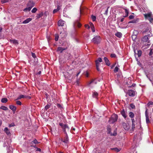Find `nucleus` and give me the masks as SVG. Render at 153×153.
<instances>
[{
  "label": "nucleus",
  "instance_id": "nucleus-31",
  "mask_svg": "<svg viewBox=\"0 0 153 153\" xmlns=\"http://www.w3.org/2000/svg\"><path fill=\"white\" fill-rule=\"evenodd\" d=\"M146 123L147 124H148L150 123V121H149V117L148 116H146Z\"/></svg>",
  "mask_w": 153,
  "mask_h": 153
},
{
  "label": "nucleus",
  "instance_id": "nucleus-28",
  "mask_svg": "<svg viewBox=\"0 0 153 153\" xmlns=\"http://www.w3.org/2000/svg\"><path fill=\"white\" fill-rule=\"evenodd\" d=\"M37 143H38V141L36 139H35L31 142V146H32V145H33V144H36Z\"/></svg>",
  "mask_w": 153,
  "mask_h": 153
},
{
  "label": "nucleus",
  "instance_id": "nucleus-26",
  "mask_svg": "<svg viewBox=\"0 0 153 153\" xmlns=\"http://www.w3.org/2000/svg\"><path fill=\"white\" fill-rule=\"evenodd\" d=\"M1 101L2 103H6L7 102L8 99L6 98H2Z\"/></svg>",
  "mask_w": 153,
  "mask_h": 153
},
{
  "label": "nucleus",
  "instance_id": "nucleus-61",
  "mask_svg": "<svg viewBox=\"0 0 153 153\" xmlns=\"http://www.w3.org/2000/svg\"><path fill=\"white\" fill-rule=\"evenodd\" d=\"M115 151H116L117 152H119L120 151V150L118 149L117 148H115L114 149Z\"/></svg>",
  "mask_w": 153,
  "mask_h": 153
},
{
  "label": "nucleus",
  "instance_id": "nucleus-62",
  "mask_svg": "<svg viewBox=\"0 0 153 153\" xmlns=\"http://www.w3.org/2000/svg\"><path fill=\"white\" fill-rule=\"evenodd\" d=\"M131 120H132V123H135V120L134 119H131Z\"/></svg>",
  "mask_w": 153,
  "mask_h": 153
},
{
  "label": "nucleus",
  "instance_id": "nucleus-49",
  "mask_svg": "<svg viewBox=\"0 0 153 153\" xmlns=\"http://www.w3.org/2000/svg\"><path fill=\"white\" fill-rule=\"evenodd\" d=\"M96 65L97 70L98 71H100V70L99 67V65L96 64Z\"/></svg>",
  "mask_w": 153,
  "mask_h": 153
},
{
  "label": "nucleus",
  "instance_id": "nucleus-27",
  "mask_svg": "<svg viewBox=\"0 0 153 153\" xmlns=\"http://www.w3.org/2000/svg\"><path fill=\"white\" fill-rule=\"evenodd\" d=\"M0 108L3 110L5 111L7 110L8 109L7 108V107L4 106H1L0 107Z\"/></svg>",
  "mask_w": 153,
  "mask_h": 153
},
{
  "label": "nucleus",
  "instance_id": "nucleus-63",
  "mask_svg": "<svg viewBox=\"0 0 153 153\" xmlns=\"http://www.w3.org/2000/svg\"><path fill=\"white\" fill-rule=\"evenodd\" d=\"M116 63H115L114 64H113L111 66V68H113L115 66V65H116Z\"/></svg>",
  "mask_w": 153,
  "mask_h": 153
},
{
  "label": "nucleus",
  "instance_id": "nucleus-29",
  "mask_svg": "<svg viewBox=\"0 0 153 153\" xmlns=\"http://www.w3.org/2000/svg\"><path fill=\"white\" fill-rule=\"evenodd\" d=\"M32 8L29 6H27V7L24 10V11H30Z\"/></svg>",
  "mask_w": 153,
  "mask_h": 153
},
{
  "label": "nucleus",
  "instance_id": "nucleus-54",
  "mask_svg": "<svg viewBox=\"0 0 153 153\" xmlns=\"http://www.w3.org/2000/svg\"><path fill=\"white\" fill-rule=\"evenodd\" d=\"M59 125L61 127V128L63 127L64 126V124L63 123H59Z\"/></svg>",
  "mask_w": 153,
  "mask_h": 153
},
{
  "label": "nucleus",
  "instance_id": "nucleus-59",
  "mask_svg": "<svg viewBox=\"0 0 153 153\" xmlns=\"http://www.w3.org/2000/svg\"><path fill=\"white\" fill-rule=\"evenodd\" d=\"M94 79H92L91 80V81L90 82H89V84H91L94 81Z\"/></svg>",
  "mask_w": 153,
  "mask_h": 153
},
{
  "label": "nucleus",
  "instance_id": "nucleus-45",
  "mask_svg": "<svg viewBox=\"0 0 153 153\" xmlns=\"http://www.w3.org/2000/svg\"><path fill=\"white\" fill-rule=\"evenodd\" d=\"M107 130L108 131V133L110 134L111 131V128L109 127H108L107 128Z\"/></svg>",
  "mask_w": 153,
  "mask_h": 153
},
{
  "label": "nucleus",
  "instance_id": "nucleus-52",
  "mask_svg": "<svg viewBox=\"0 0 153 153\" xmlns=\"http://www.w3.org/2000/svg\"><path fill=\"white\" fill-rule=\"evenodd\" d=\"M153 54V49H151L149 53V54L150 55Z\"/></svg>",
  "mask_w": 153,
  "mask_h": 153
},
{
  "label": "nucleus",
  "instance_id": "nucleus-30",
  "mask_svg": "<svg viewBox=\"0 0 153 153\" xmlns=\"http://www.w3.org/2000/svg\"><path fill=\"white\" fill-rule=\"evenodd\" d=\"M25 98V96L24 95H23L21 94V95H20L17 98V99L16 100H19L22 98Z\"/></svg>",
  "mask_w": 153,
  "mask_h": 153
},
{
  "label": "nucleus",
  "instance_id": "nucleus-44",
  "mask_svg": "<svg viewBox=\"0 0 153 153\" xmlns=\"http://www.w3.org/2000/svg\"><path fill=\"white\" fill-rule=\"evenodd\" d=\"M147 105L149 106L150 105H153V102L151 101L149 102L148 103Z\"/></svg>",
  "mask_w": 153,
  "mask_h": 153
},
{
  "label": "nucleus",
  "instance_id": "nucleus-20",
  "mask_svg": "<svg viewBox=\"0 0 153 153\" xmlns=\"http://www.w3.org/2000/svg\"><path fill=\"white\" fill-rule=\"evenodd\" d=\"M32 20V19L30 18L27 19L25 20H24L22 22L23 24H27L30 21Z\"/></svg>",
  "mask_w": 153,
  "mask_h": 153
},
{
  "label": "nucleus",
  "instance_id": "nucleus-4",
  "mask_svg": "<svg viewBox=\"0 0 153 153\" xmlns=\"http://www.w3.org/2000/svg\"><path fill=\"white\" fill-rule=\"evenodd\" d=\"M123 128L126 130H128L129 129V127L128 124V123H123Z\"/></svg>",
  "mask_w": 153,
  "mask_h": 153
},
{
  "label": "nucleus",
  "instance_id": "nucleus-57",
  "mask_svg": "<svg viewBox=\"0 0 153 153\" xmlns=\"http://www.w3.org/2000/svg\"><path fill=\"white\" fill-rule=\"evenodd\" d=\"M85 27H87L88 29H89L90 28V26L88 25H85Z\"/></svg>",
  "mask_w": 153,
  "mask_h": 153
},
{
  "label": "nucleus",
  "instance_id": "nucleus-64",
  "mask_svg": "<svg viewBox=\"0 0 153 153\" xmlns=\"http://www.w3.org/2000/svg\"><path fill=\"white\" fill-rule=\"evenodd\" d=\"M41 71H39V72H38L37 73V74L38 75H39V74H41Z\"/></svg>",
  "mask_w": 153,
  "mask_h": 153
},
{
  "label": "nucleus",
  "instance_id": "nucleus-32",
  "mask_svg": "<svg viewBox=\"0 0 153 153\" xmlns=\"http://www.w3.org/2000/svg\"><path fill=\"white\" fill-rule=\"evenodd\" d=\"M51 104H47V105H46L45 106V109L47 110L48 109L51 107Z\"/></svg>",
  "mask_w": 153,
  "mask_h": 153
},
{
  "label": "nucleus",
  "instance_id": "nucleus-34",
  "mask_svg": "<svg viewBox=\"0 0 153 153\" xmlns=\"http://www.w3.org/2000/svg\"><path fill=\"white\" fill-rule=\"evenodd\" d=\"M91 18L92 19L93 21L94 22L96 21V16L92 15L91 16Z\"/></svg>",
  "mask_w": 153,
  "mask_h": 153
},
{
  "label": "nucleus",
  "instance_id": "nucleus-38",
  "mask_svg": "<svg viewBox=\"0 0 153 153\" xmlns=\"http://www.w3.org/2000/svg\"><path fill=\"white\" fill-rule=\"evenodd\" d=\"M118 70H119V68H118V67H117V66H116L115 67V69H114V72H117L118 71Z\"/></svg>",
  "mask_w": 153,
  "mask_h": 153
},
{
  "label": "nucleus",
  "instance_id": "nucleus-2",
  "mask_svg": "<svg viewBox=\"0 0 153 153\" xmlns=\"http://www.w3.org/2000/svg\"><path fill=\"white\" fill-rule=\"evenodd\" d=\"M101 41V38L99 36H95L91 40L92 42L94 44H98L100 43Z\"/></svg>",
  "mask_w": 153,
  "mask_h": 153
},
{
  "label": "nucleus",
  "instance_id": "nucleus-53",
  "mask_svg": "<svg viewBox=\"0 0 153 153\" xmlns=\"http://www.w3.org/2000/svg\"><path fill=\"white\" fill-rule=\"evenodd\" d=\"M108 8L106 10L105 12L104 13V14H105V15H107V14L108 13Z\"/></svg>",
  "mask_w": 153,
  "mask_h": 153
},
{
  "label": "nucleus",
  "instance_id": "nucleus-25",
  "mask_svg": "<svg viewBox=\"0 0 153 153\" xmlns=\"http://www.w3.org/2000/svg\"><path fill=\"white\" fill-rule=\"evenodd\" d=\"M10 42H12L14 44H18V42L15 39H10Z\"/></svg>",
  "mask_w": 153,
  "mask_h": 153
},
{
  "label": "nucleus",
  "instance_id": "nucleus-46",
  "mask_svg": "<svg viewBox=\"0 0 153 153\" xmlns=\"http://www.w3.org/2000/svg\"><path fill=\"white\" fill-rule=\"evenodd\" d=\"M111 57L112 58H115L116 57V55L115 54L112 53L111 54Z\"/></svg>",
  "mask_w": 153,
  "mask_h": 153
},
{
  "label": "nucleus",
  "instance_id": "nucleus-13",
  "mask_svg": "<svg viewBox=\"0 0 153 153\" xmlns=\"http://www.w3.org/2000/svg\"><path fill=\"white\" fill-rule=\"evenodd\" d=\"M143 34H146L147 33V35H149V36H150L151 33L150 32V31L149 30V29L148 28H146L145 30L143 31Z\"/></svg>",
  "mask_w": 153,
  "mask_h": 153
},
{
  "label": "nucleus",
  "instance_id": "nucleus-6",
  "mask_svg": "<svg viewBox=\"0 0 153 153\" xmlns=\"http://www.w3.org/2000/svg\"><path fill=\"white\" fill-rule=\"evenodd\" d=\"M35 3L32 1H30L27 4V6H29L31 8L34 6Z\"/></svg>",
  "mask_w": 153,
  "mask_h": 153
},
{
  "label": "nucleus",
  "instance_id": "nucleus-9",
  "mask_svg": "<svg viewBox=\"0 0 153 153\" xmlns=\"http://www.w3.org/2000/svg\"><path fill=\"white\" fill-rule=\"evenodd\" d=\"M9 108L10 109L12 110L14 114L15 113L16 109V106L13 105H10L9 106Z\"/></svg>",
  "mask_w": 153,
  "mask_h": 153
},
{
  "label": "nucleus",
  "instance_id": "nucleus-48",
  "mask_svg": "<svg viewBox=\"0 0 153 153\" xmlns=\"http://www.w3.org/2000/svg\"><path fill=\"white\" fill-rule=\"evenodd\" d=\"M89 24L91 28L94 26V24L91 22H89Z\"/></svg>",
  "mask_w": 153,
  "mask_h": 153
},
{
  "label": "nucleus",
  "instance_id": "nucleus-1",
  "mask_svg": "<svg viewBox=\"0 0 153 153\" xmlns=\"http://www.w3.org/2000/svg\"><path fill=\"white\" fill-rule=\"evenodd\" d=\"M118 119V116L116 114H113L112 115L111 117L108 120L109 123L112 124L116 122Z\"/></svg>",
  "mask_w": 153,
  "mask_h": 153
},
{
  "label": "nucleus",
  "instance_id": "nucleus-5",
  "mask_svg": "<svg viewBox=\"0 0 153 153\" xmlns=\"http://www.w3.org/2000/svg\"><path fill=\"white\" fill-rule=\"evenodd\" d=\"M62 128L63 132H64L65 134H67V132L66 131V129L67 128L68 130H69V128L67 124H64V126Z\"/></svg>",
  "mask_w": 153,
  "mask_h": 153
},
{
  "label": "nucleus",
  "instance_id": "nucleus-7",
  "mask_svg": "<svg viewBox=\"0 0 153 153\" xmlns=\"http://www.w3.org/2000/svg\"><path fill=\"white\" fill-rule=\"evenodd\" d=\"M121 114L122 116L125 119L127 117V115L124 109H122L120 111Z\"/></svg>",
  "mask_w": 153,
  "mask_h": 153
},
{
  "label": "nucleus",
  "instance_id": "nucleus-43",
  "mask_svg": "<svg viewBox=\"0 0 153 153\" xmlns=\"http://www.w3.org/2000/svg\"><path fill=\"white\" fill-rule=\"evenodd\" d=\"M16 104L19 105H21L22 103L20 101H16Z\"/></svg>",
  "mask_w": 153,
  "mask_h": 153
},
{
  "label": "nucleus",
  "instance_id": "nucleus-35",
  "mask_svg": "<svg viewBox=\"0 0 153 153\" xmlns=\"http://www.w3.org/2000/svg\"><path fill=\"white\" fill-rule=\"evenodd\" d=\"M43 15V13H40L38 14L37 17L38 18H39L41 17H42Z\"/></svg>",
  "mask_w": 153,
  "mask_h": 153
},
{
  "label": "nucleus",
  "instance_id": "nucleus-3",
  "mask_svg": "<svg viewBox=\"0 0 153 153\" xmlns=\"http://www.w3.org/2000/svg\"><path fill=\"white\" fill-rule=\"evenodd\" d=\"M136 92L135 91L132 89L128 90L127 92V94L128 95L131 97H133L136 94Z\"/></svg>",
  "mask_w": 153,
  "mask_h": 153
},
{
  "label": "nucleus",
  "instance_id": "nucleus-39",
  "mask_svg": "<svg viewBox=\"0 0 153 153\" xmlns=\"http://www.w3.org/2000/svg\"><path fill=\"white\" fill-rule=\"evenodd\" d=\"M148 20L150 23H153V18H148Z\"/></svg>",
  "mask_w": 153,
  "mask_h": 153
},
{
  "label": "nucleus",
  "instance_id": "nucleus-14",
  "mask_svg": "<svg viewBox=\"0 0 153 153\" xmlns=\"http://www.w3.org/2000/svg\"><path fill=\"white\" fill-rule=\"evenodd\" d=\"M104 59L106 64L108 66H109L110 65V63L108 58L106 57H105Z\"/></svg>",
  "mask_w": 153,
  "mask_h": 153
},
{
  "label": "nucleus",
  "instance_id": "nucleus-56",
  "mask_svg": "<svg viewBox=\"0 0 153 153\" xmlns=\"http://www.w3.org/2000/svg\"><path fill=\"white\" fill-rule=\"evenodd\" d=\"M125 12L126 14H128V10L126 9H125Z\"/></svg>",
  "mask_w": 153,
  "mask_h": 153
},
{
  "label": "nucleus",
  "instance_id": "nucleus-10",
  "mask_svg": "<svg viewBox=\"0 0 153 153\" xmlns=\"http://www.w3.org/2000/svg\"><path fill=\"white\" fill-rule=\"evenodd\" d=\"M66 49V48H64L62 47H58L57 48V51L59 52L60 53H62L64 50Z\"/></svg>",
  "mask_w": 153,
  "mask_h": 153
},
{
  "label": "nucleus",
  "instance_id": "nucleus-12",
  "mask_svg": "<svg viewBox=\"0 0 153 153\" xmlns=\"http://www.w3.org/2000/svg\"><path fill=\"white\" fill-rule=\"evenodd\" d=\"M149 35H146L142 39V41L144 42H146L148 40V37Z\"/></svg>",
  "mask_w": 153,
  "mask_h": 153
},
{
  "label": "nucleus",
  "instance_id": "nucleus-15",
  "mask_svg": "<svg viewBox=\"0 0 153 153\" xmlns=\"http://www.w3.org/2000/svg\"><path fill=\"white\" fill-rule=\"evenodd\" d=\"M60 4H58L57 7L56 9H55L53 11V13H55L56 12H57L58 11H59L60 9Z\"/></svg>",
  "mask_w": 153,
  "mask_h": 153
},
{
  "label": "nucleus",
  "instance_id": "nucleus-40",
  "mask_svg": "<svg viewBox=\"0 0 153 153\" xmlns=\"http://www.w3.org/2000/svg\"><path fill=\"white\" fill-rule=\"evenodd\" d=\"M59 38V36L58 35H56L55 36V40L56 41H58V40Z\"/></svg>",
  "mask_w": 153,
  "mask_h": 153
},
{
  "label": "nucleus",
  "instance_id": "nucleus-17",
  "mask_svg": "<svg viewBox=\"0 0 153 153\" xmlns=\"http://www.w3.org/2000/svg\"><path fill=\"white\" fill-rule=\"evenodd\" d=\"M74 25H75L77 26L79 28L81 26V25L79 22L78 19L77 21L75 22L74 23Z\"/></svg>",
  "mask_w": 153,
  "mask_h": 153
},
{
  "label": "nucleus",
  "instance_id": "nucleus-19",
  "mask_svg": "<svg viewBox=\"0 0 153 153\" xmlns=\"http://www.w3.org/2000/svg\"><path fill=\"white\" fill-rule=\"evenodd\" d=\"M102 61V58L100 57H99L95 61L96 64L99 65V62H101Z\"/></svg>",
  "mask_w": 153,
  "mask_h": 153
},
{
  "label": "nucleus",
  "instance_id": "nucleus-21",
  "mask_svg": "<svg viewBox=\"0 0 153 153\" xmlns=\"http://www.w3.org/2000/svg\"><path fill=\"white\" fill-rule=\"evenodd\" d=\"M139 19H134L133 20L130 21L128 22V23H136L138 22Z\"/></svg>",
  "mask_w": 153,
  "mask_h": 153
},
{
  "label": "nucleus",
  "instance_id": "nucleus-11",
  "mask_svg": "<svg viewBox=\"0 0 153 153\" xmlns=\"http://www.w3.org/2000/svg\"><path fill=\"white\" fill-rule=\"evenodd\" d=\"M64 22V21L60 20L58 22V25L59 26H63Z\"/></svg>",
  "mask_w": 153,
  "mask_h": 153
},
{
  "label": "nucleus",
  "instance_id": "nucleus-36",
  "mask_svg": "<svg viewBox=\"0 0 153 153\" xmlns=\"http://www.w3.org/2000/svg\"><path fill=\"white\" fill-rule=\"evenodd\" d=\"M142 54V51H141L139 50L137 51V54L138 57H140L141 56Z\"/></svg>",
  "mask_w": 153,
  "mask_h": 153
},
{
  "label": "nucleus",
  "instance_id": "nucleus-24",
  "mask_svg": "<svg viewBox=\"0 0 153 153\" xmlns=\"http://www.w3.org/2000/svg\"><path fill=\"white\" fill-rule=\"evenodd\" d=\"M129 117L131 118H133L134 117V114L132 112H130L128 113Z\"/></svg>",
  "mask_w": 153,
  "mask_h": 153
},
{
  "label": "nucleus",
  "instance_id": "nucleus-37",
  "mask_svg": "<svg viewBox=\"0 0 153 153\" xmlns=\"http://www.w3.org/2000/svg\"><path fill=\"white\" fill-rule=\"evenodd\" d=\"M37 10V9L36 8L34 7L32 10H31V12L32 13H35L36 11Z\"/></svg>",
  "mask_w": 153,
  "mask_h": 153
},
{
  "label": "nucleus",
  "instance_id": "nucleus-58",
  "mask_svg": "<svg viewBox=\"0 0 153 153\" xmlns=\"http://www.w3.org/2000/svg\"><path fill=\"white\" fill-rule=\"evenodd\" d=\"M135 124L134 123H132V129H134L135 128Z\"/></svg>",
  "mask_w": 153,
  "mask_h": 153
},
{
  "label": "nucleus",
  "instance_id": "nucleus-23",
  "mask_svg": "<svg viewBox=\"0 0 153 153\" xmlns=\"http://www.w3.org/2000/svg\"><path fill=\"white\" fill-rule=\"evenodd\" d=\"M122 35V33L120 32H118L115 33V35L119 38H121Z\"/></svg>",
  "mask_w": 153,
  "mask_h": 153
},
{
  "label": "nucleus",
  "instance_id": "nucleus-33",
  "mask_svg": "<svg viewBox=\"0 0 153 153\" xmlns=\"http://www.w3.org/2000/svg\"><path fill=\"white\" fill-rule=\"evenodd\" d=\"M11 0H0L2 4H3L7 2H8L10 1H11Z\"/></svg>",
  "mask_w": 153,
  "mask_h": 153
},
{
  "label": "nucleus",
  "instance_id": "nucleus-16",
  "mask_svg": "<svg viewBox=\"0 0 153 153\" xmlns=\"http://www.w3.org/2000/svg\"><path fill=\"white\" fill-rule=\"evenodd\" d=\"M152 14L151 13H149L147 14H144V16L145 19H147L148 18H151Z\"/></svg>",
  "mask_w": 153,
  "mask_h": 153
},
{
  "label": "nucleus",
  "instance_id": "nucleus-60",
  "mask_svg": "<svg viewBox=\"0 0 153 153\" xmlns=\"http://www.w3.org/2000/svg\"><path fill=\"white\" fill-rule=\"evenodd\" d=\"M57 106L59 108H61L62 107L61 105L59 104L57 105Z\"/></svg>",
  "mask_w": 153,
  "mask_h": 153
},
{
  "label": "nucleus",
  "instance_id": "nucleus-41",
  "mask_svg": "<svg viewBox=\"0 0 153 153\" xmlns=\"http://www.w3.org/2000/svg\"><path fill=\"white\" fill-rule=\"evenodd\" d=\"M15 126V125L14 123H12L9 124V127H13Z\"/></svg>",
  "mask_w": 153,
  "mask_h": 153
},
{
  "label": "nucleus",
  "instance_id": "nucleus-22",
  "mask_svg": "<svg viewBox=\"0 0 153 153\" xmlns=\"http://www.w3.org/2000/svg\"><path fill=\"white\" fill-rule=\"evenodd\" d=\"M98 96V94L97 92L95 91L93 92L92 96L93 97L97 98Z\"/></svg>",
  "mask_w": 153,
  "mask_h": 153
},
{
  "label": "nucleus",
  "instance_id": "nucleus-18",
  "mask_svg": "<svg viewBox=\"0 0 153 153\" xmlns=\"http://www.w3.org/2000/svg\"><path fill=\"white\" fill-rule=\"evenodd\" d=\"M4 131L6 133L7 135H9L10 134V132L9 130L7 127H5L4 129Z\"/></svg>",
  "mask_w": 153,
  "mask_h": 153
},
{
  "label": "nucleus",
  "instance_id": "nucleus-8",
  "mask_svg": "<svg viewBox=\"0 0 153 153\" xmlns=\"http://www.w3.org/2000/svg\"><path fill=\"white\" fill-rule=\"evenodd\" d=\"M66 136L65 137L64 139L63 140L62 139L61 140L63 141L64 143H67L68 142V137L67 134H65Z\"/></svg>",
  "mask_w": 153,
  "mask_h": 153
},
{
  "label": "nucleus",
  "instance_id": "nucleus-47",
  "mask_svg": "<svg viewBox=\"0 0 153 153\" xmlns=\"http://www.w3.org/2000/svg\"><path fill=\"white\" fill-rule=\"evenodd\" d=\"M32 56L34 59L36 58V56L34 53H32Z\"/></svg>",
  "mask_w": 153,
  "mask_h": 153
},
{
  "label": "nucleus",
  "instance_id": "nucleus-42",
  "mask_svg": "<svg viewBox=\"0 0 153 153\" xmlns=\"http://www.w3.org/2000/svg\"><path fill=\"white\" fill-rule=\"evenodd\" d=\"M130 106L132 109L135 108V106L134 105L133 103L131 104H130Z\"/></svg>",
  "mask_w": 153,
  "mask_h": 153
},
{
  "label": "nucleus",
  "instance_id": "nucleus-55",
  "mask_svg": "<svg viewBox=\"0 0 153 153\" xmlns=\"http://www.w3.org/2000/svg\"><path fill=\"white\" fill-rule=\"evenodd\" d=\"M91 30H92V31L93 32H95V31L94 26L93 27H91Z\"/></svg>",
  "mask_w": 153,
  "mask_h": 153
},
{
  "label": "nucleus",
  "instance_id": "nucleus-51",
  "mask_svg": "<svg viewBox=\"0 0 153 153\" xmlns=\"http://www.w3.org/2000/svg\"><path fill=\"white\" fill-rule=\"evenodd\" d=\"M129 18L130 19H133L134 18V16L132 15H131L129 16Z\"/></svg>",
  "mask_w": 153,
  "mask_h": 153
},
{
  "label": "nucleus",
  "instance_id": "nucleus-50",
  "mask_svg": "<svg viewBox=\"0 0 153 153\" xmlns=\"http://www.w3.org/2000/svg\"><path fill=\"white\" fill-rule=\"evenodd\" d=\"M147 111H148V109L147 108H146V111L145 112V116H148Z\"/></svg>",
  "mask_w": 153,
  "mask_h": 153
}]
</instances>
